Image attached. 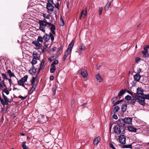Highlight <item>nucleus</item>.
Masks as SVG:
<instances>
[{"mask_svg": "<svg viewBox=\"0 0 149 149\" xmlns=\"http://www.w3.org/2000/svg\"><path fill=\"white\" fill-rule=\"evenodd\" d=\"M133 99H131V100L130 101L129 103L132 105H135V104L136 103V101L135 100V98H133Z\"/></svg>", "mask_w": 149, "mask_h": 149, "instance_id": "393cba45", "label": "nucleus"}, {"mask_svg": "<svg viewBox=\"0 0 149 149\" xmlns=\"http://www.w3.org/2000/svg\"><path fill=\"white\" fill-rule=\"evenodd\" d=\"M120 109V107L118 106H115L113 109V112L116 113Z\"/></svg>", "mask_w": 149, "mask_h": 149, "instance_id": "c85d7f7f", "label": "nucleus"}, {"mask_svg": "<svg viewBox=\"0 0 149 149\" xmlns=\"http://www.w3.org/2000/svg\"><path fill=\"white\" fill-rule=\"evenodd\" d=\"M43 16L45 18V19H43V20H44L45 19H49L50 15H46L45 14H43Z\"/></svg>", "mask_w": 149, "mask_h": 149, "instance_id": "c9c22d12", "label": "nucleus"}, {"mask_svg": "<svg viewBox=\"0 0 149 149\" xmlns=\"http://www.w3.org/2000/svg\"><path fill=\"white\" fill-rule=\"evenodd\" d=\"M1 74L4 80H7L8 79L7 75L5 74L4 73H1Z\"/></svg>", "mask_w": 149, "mask_h": 149, "instance_id": "473e14b6", "label": "nucleus"}, {"mask_svg": "<svg viewBox=\"0 0 149 149\" xmlns=\"http://www.w3.org/2000/svg\"><path fill=\"white\" fill-rule=\"evenodd\" d=\"M58 62V61L57 60H55L53 62L51 65H54L57 64Z\"/></svg>", "mask_w": 149, "mask_h": 149, "instance_id": "c03bdc74", "label": "nucleus"}, {"mask_svg": "<svg viewBox=\"0 0 149 149\" xmlns=\"http://www.w3.org/2000/svg\"><path fill=\"white\" fill-rule=\"evenodd\" d=\"M127 92L132 95L133 98H134L138 100V102L141 105H143L145 103L144 98L141 96L136 95V94H133L132 92H130L128 90H126Z\"/></svg>", "mask_w": 149, "mask_h": 149, "instance_id": "f03ea898", "label": "nucleus"}, {"mask_svg": "<svg viewBox=\"0 0 149 149\" xmlns=\"http://www.w3.org/2000/svg\"><path fill=\"white\" fill-rule=\"evenodd\" d=\"M124 148H132V145H125L124 146Z\"/></svg>", "mask_w": 149, "mask_h": 149, "instance_id": "a18cd8bd", "label": "nucleus"}, {"mask_svg": "<svg viewBox=\"0 0 149 149\" xmlns=\"http://www.w3.org/2000/svg\"><path fill=\"white\" fill-rule=\"evenodd\" d=\"M132 118H124L125 124H131L132 123Z\"/></svg>", "mask_w": 149, "mask_h": 149, "instance_id": "0eeeda50", "label": "nucleus"}, {"mask_svg": "<svg viewBox=\"0 0 149 149\" xmlns=\"http://www.w3.org/2000/svg\"><path fill=\"white\" fill-rule=\"evenodd\" d=\"M87 8H86L85 9V11L84 10H82L79 17L80 19H81V17L82 16H83L84 17H85L87 15Z\"/></svg>", "mask_w": 149, "mask_h": 149, "instance_id": "423d86ee", "label": "nucleus"}, {"mask_svg": "<svg viewBox=\"0 0 149 149\" xmlns=\"http://www.w3.org/2000/svg\"><path fill=\"white\" fill-rule=\"evenodd\" d=\"M141 76L140 75L138 74H135L134 76V80L135 81H138L140 80L141 78Z\"/></svg>", "mask_w": 149, "mask_h": 149, "instance_id": "2eb2a0df", "label": "nucleus"}, {"mask_svg": "<svg viewBox=\"0 0 149 149\" xmlns=\"http://www.w3.org/2000/svg\"><path fill=\"white\" fill-rule=\"evenodd\" d=\"M7 80H8L9 81V84H10V86H11V85L12 84H13V83L12 81V80L11 79V78H9V79L8 78V79Z\"/></svg>", "mask_w": 149, "mask_h": 149, "instance_id": "3c124183", "label": "nucleus"}, {"mask_svg": "<svg viewBox=\"0 0 149 149\" xmlns=\"http://www.w3.org/2000/svg\"><path fill=\"white\" fill-rule=\"evenodd\" d=\"M113 118L115 119H117L118 118L117 116L114 114L113 116Z\"/></svg>", "mask_w": 149, "mask_h": 149, "instance_id": "bf43d9fd", "label": "nucleus"}, {"mask_svg": "<svg viewBox=\"0 0 149 149\" xmlns=\"http://www.w3.org/2000/svg\"><path fill=\"white\" fill-rule=\"evenodd\" d=\"M140 60V58L139 57H136L135 59L136 62V63H138V62Z\"/></svg>", "mask_w": 149, "mask_h": 149, "instance_id": "13d9d810", "label": "nucleus"}, {"mask_svg": "<svg viewBox=\"0 0 149 149\" xmlns=\"http://www.w3.org/2000/svg\"><path fill=\"white\" fill-rule=\"evenodd\" d=\"M118 125L120 126L124 127L125 125L124 119L122 118L119 119L118 121Z\"/></svg>", "mask_w": 149, "mask_h": 149, "instance_id": "6e6552de", "label": "nucleus"}, {"mask_svg": "<svg viewBox=\"0 0 149 149\" xmlns=\"http://www.w3.org/2000/svg\"><path fill=\"white\" fill-rule=\"evenodd\" d=\"M50 3V4H54L53 0H48V3Z\"/></svg>", "mask_w": 149, "mask_h": 149, "instance_id": "603ef678", "label": "nucleus"}, {"mask_svg": "<svg viewBox=\"0 0 149 149\" xmlns=\"http://www.w3.org/2000/svg\"><path fill=\"white\" fill-rule=\"evenodd\" d=\"M0 100L2 105H5V102H4L3 100L2 99V98L1 97H0Z\"/></svg>", "mask_w": 149, "mask_h": 149, "instance_id": "864d4df0", "label": "nucleus"}, {"mask_svg": "<svg viewBox=\"0 0 149 149\" xmlns=\"http://www.w3.org/2000/svg\"><path fill=\"white\" fill-rule=\"evenodd\" d=\"M36 81V78L35 77H33L31 81V85H33V84H34V85H36V84H35V82Z\"/></svg>", "mask_w": 149, "mask_h": 149, "instance_id": "bb28decb", "label": "nucleus"}, {"mask_svg": "<svg viewBox=\"0 0 149 149\" xmlns=\"http://www.w3.org/2000/svg\"><path fill=\"white\" fill-rule=\"evenodd\" d=\"M126 91V89H125L124 90L122 89L120 91L118 95V96L119 98H120V97L125 93Z\"/></svg>", "mask_w": 149, "mask_h": 149, "instance_id": "4468645a", "label": "nucleus"}, {"mask_svg": "<svg viewBox=\"0 0 149 149\" xmlns=\"http://www.w3.org/2000/svg\"><path fill=\"white\" fill-rule=\"evenodd\" d=\"M36 69L34 68V66H32V69L29 70V72L31 74H33L36 73Z\"/></svg>", "mask_w": 149, "mask_h": 149, "instance_id": "dca6fc26", "label": "nucleus"}, {"mask_svg": "<svg viewBox=\"0 0 149 149\" xmlns=\"http://www.w3.org/2000/svg\"><path fill=\"white\" fill-rule=\"evenodd\" d=\"M26 143L25 142H23L22 143V148H23V149H27V147L25 145H24V144Z\"/></svg>", "mask_w": 149, "mask_h": 149, "instance_id": "4c0bfd02", "label": "nucleus"}, {"mask_svg": "<svg viewBox=\"0 0 149 149\" xmlns=\"http://www.w3.org/2000/svg\"><path fill=\"white\" fill-rule=\"evenodd\" d=\"M86 47L83 44H82L80 48V50L79 51V52H80V50H82L83 49H85Z\"/></svg>", "mask_w": 149, "mask_h": 149, "instance_id": "49530a36", "label": "nucleus"}, {"mask_svg": "<svg viewBox=\"0 0 149 149\" xmlns=\"http://www.w3.org/2000/svg\"><path fill=\"white\" fill-rule=\"evenodd\" d=\"M3 91L5 93L6 95H8L9 94V92L8 91L7 89V88H4Z\"/></svg>", "mask_w": 149, "mask_h": 149, "instance_id": "ea45409f", "label": "nucleus"}, {"mask_svg": "<svg viewBox=\"0 0 149 149\" xmlns=\"http://www.w3.org/2000/svg\"><path fill=\"white\" fill-rule=\"evenodd\" d=\"M79 72L80 73L82 76L84 78H86L88 75V73L86 70L84 69H80L79 70Z\"/></svg>", "mask_w": 149, "mask_h": 149, "instance_id": "20e7f679", "label": "nucleus"}, {"mask_svg": "<svg viewBox=\"0 0 149 149\" xmlns=\"http://www.w3.org/2000/svg\"><path fill=\"white\" fill-rule=\"evenodd\" d=\"M56 69V67L55 65H52L50 69V72L51 73H53Z\"/></svg>", "mask_w": 149, "mask_h": 149, "instance_id": "a878e982", "label": "nucleus"}, {"mask_svg": "<svg viewBox=\"0 0 149 149\" xmlns=\"http://www.w3.org/2000/svg\"><path fill=\"white\" fill-rule=\"evenodd\" d=\"M120 103L119 101H117L114 104V105H116Z\"/></svg>", "mask_w": 149, "mask_h": 149, "instance_id": "338daca9", "label": "nucleus"}, {"mask_svg": "<svg viewBox=\"0 0 149 149\" xmlns=\"http://www.w3.org/2000/svg\"><path fill=\"white\" fill-rule=\"evenodd\" d=\"M18 84L19 85L22 86V87L26 88L25 87V85L24 84V82L21 80V79H20L19 81H18Z\"/></svg>", "mask_w": 149, "mask_h": 149, "instance_id": "b1692460", "label": "nucleus"}, {"mask_svg": "<svg viewBox=\"0 0 149 149\" xmlns=\"http://www.w3.org/2000/svg\"><path fill=\"white\" fill-rule=\"evenodd\" d=\"M56 49V47H53L52 49V52L55 51Z\"/></svg>", "mask_w": 149, "mask_h": 149, "instance_id": "680f3d73", "label": "nucleus"}, {"mask_svg": "<svg viewBox=\"0 0 149 149\" xmlns=\"http://www.w3.org/2000/svg\"><path fill=\"white\" fill-rule=\"evenodd\" d=\"M4 80L3 79V80L2 81H1L0 82L1 83H2V84H3L4 85V84H5V82H4Z\"/></svg>", "mask_w": 149, "mask_h": 149, "instance_id": "774afa93", "label": "nucleus"}, {"mask_svg": "<svg viewBox=\"0 0 149 149\" xmlns=\"http://www.w3.org/2000/svg\"><path fill=\"white\" fill-rule=\"evenodd\" d=\"M110 146L111 148H112L113 149H115V147L113 146V145L111 143H110Z\"/></svg>", "mask_w": 149, "mask_h": 149, "instance_id": "052dcab7", "label": "nucleus"}, {"mask_svg": "<svg viewBox=\"0 0 149 149\" xmlns=\"http://www.w3.org/2000/svg\"><path fill=\"white\" fill-rule=\"evenodd\" d=\"M43 38L41 36H39L38 37L37 40L38 42H40L41 43L43 42Z\"/></svg>", "mask_w": 149, "mask_h": 149, "instance_id": "2f4dec72", "label": "nucleus"}, {"mask_svg": "<svg viewBox=\"0 0 149 149\" xmlns=\"http://www.w3.org/2000/svg\"><path fill=\"white\" fill-rule=\"evenodd\" d=\"M45 61L44 59H42V60L40 64V67L38 69V71L37 73V74L39 73L40 70L42 68V67L44 64Z\"/></svg>", "mask_w": 149, "mask_h": 149, "instance_id": "ddd939ff", "label": "nucleus"}, {"mask_svg": "<svg viewBox=\"0 0 149 149\" xmlns=\"http://www.w3.org/2000/svg\"><path fill=\"white\" fill-rule=\"evenodd\" d=\"M33 44L37 48L39 49L41 47V45L40 43L38 41H34L33 42Z\"/></svg>", "mask_w": 149, "mask_h": 149, "instance_id": "aec40b11", "label": "nucleus"}, {"mask_svg": "<svg viewBox=\"0 0 149 149\" xmlns=\"http://www.w3.org/2000/svg\"><path fill=\"white\" fill-rule=\"evenodd\" d=\"M74 42L72 40L69 45L68 48L67 49H70L71 51L72 50V49L73 46Z\"/></svg>", "mask_w": 149, "mask_h": 149, "instance_id": "5701e85b", "label": "nucleus"}, {"mask_svg": "<svg viewBox=\"0 0 149 149\" xmlns=\"http://www.w3.org/2000/svg\"><path fill=\"white\" fill-rule=\"evenodd\" d=\"M32 88H31V90L29 92V93L30 94H31L35 90L36 86V85H34L33 84V85H32Z\"/></svg>", "mask_w": 149, "mask_h": 149, "instance_id": "412c9836", "label": "nucleus"}, {"mask_svg": "<svg viewBox=\"0 0 149 149\" xmlns=\"http://www.w3.org/2000/svg\"><path fill=\"white\" fill-rule=\"evenodd\" d=\"M102 10H103V8L102 7H101L100 8L99 10V14L100 15H101L102 14Z\"/></svg>", "mask_w": 149, "mask_h": 149, "instance_id": "5fc2aeb1", "label": "nucleus"}, {"mask_svg": "<svg viewBox=\"0 0 149 149\" xmlns=\"http://www.w3.org/2000/svg\"><path fill=\"white\" fill-rule=\"evenodd\" d=\"M49 45H48L46 44V43L45 42V45L44 46V48L45 49H46L47 48H48L49 46Z\"/></svg>", "mask_w": 149, "mask_h": 149, "instance_id": "0e129e2a", "label": "nucleus"}, {"mask_svg": "<svg viewBox=\"0 0 149 149\" xmlns=\"http://www.w3.org/2000/svg\"><path fill=\"white\" fill-rule=\"evenodd\" d=\"M33 58L38 59L39 57H38V54L36 52H33Z\"/></svg>", "mask_w": 149, "mask_h": 149, "instance_id": "4be33fe9", "label": "nucleus"}, {"mask_svg": "<svg viewBox=\"0 0 149 149\" xmlns=\"http://www.w3.org/2000/svg\"><path fill=\"white\" fill-rule=\"evenodd\" d=\"M54 79V77L53 76H51L50 77V80L52 81Z\"/></svg>", "mask_w": 149, "mask_h": 149, "instance_id": "e2e57ef3", "label": "nucleus"}, {"mask_svg": "<svg viewBox=\"0 0 149 149\" xmlns=\"http://www.w3.org/2000/svg\"><path fill=\"white\" fill-rule=\"evenodd\" d=\"M118 99V96H117L113 98L112 99V101H113V102H114L115 101H116L117 99Z\"/></svg>", "mask_w": 149, "mask_h": 149, "instance_id": "6e6d98bb", "label": "nucleus"}, {"mask_svg": "<svg viewBox=\"0 0 149 149\" xmlns=\"http://www.w3.org/2000/svg\"><path fill=\"white\" fill-rule=\"evenodd\" d=\"M37 59H35L33 58L31 62V63L32 66H33V65L35 64H36L37 63Z\"/></svg>", "mask_w": 149, "mask_h": 149, "instance_id": "f704fd0d", "label": "nucleus"}, {"mask_svg": "<svg viewBox=\"0 0 149 149\" xmlns=\"http://www.w3.org/2000/svg\"><path fill=\"white\" fill-rule=\"evenodd\" d=\"M143 90H142L141 88H138L137 89L136 93L137 94L140 95L141 94L142 96H143Z\"/></svg>", "mask_w": 149, "mask_h": 149, "instance_id": "f3484780", "label": "nucleus"}, {"mask_svg": "<svg viewBox=\"0 0 149 149\" xmlns=\"http://www.w3.org/2000/svg\"><path fill=\"white\" fill-rule=\"evenodd\" d=\"M63 46L61 45V46L59 47L58 49V51L57 52V54L59 55L60 53V51L61 50L63 49Z\"/></svg>", "mask_w": 149, "mask_h": 149, "instance_id": "58836bf2", "label": "nucleus"}, {"mask_svg": "<svg viewBox=\"0 0 149 149\" xmlns=\"http://www.w3.org/2000/svg\"><path fill=\"white\" fill-rule=\"evenodd\" d=\"M27 97V96H25L24 97H23L22 96L20 95L18 97V98H21L22 100H24Z\"/></svg>", "mask_w": 149, "mask_h": 149, "instance_id": "09e8293b", "label": "nucleus"}, {"mask_svg": "<svg viewBox=\"0 0 149 149\" xmlns=\"http://www.w3.org/2000/svg\"><path fill=\"white\" fill-rule=\"evenodd\" d=\"M142 53L143 55L145 57H147L148 56V54L147 49L146 48H144V50L142 52Z\"/></svg>", "mask_w": 149, "mask_h": 149, "instance_id": "9b49d317", "label": "nucleus"}, {"mask_svg": "<svg viewBox=\"0 0 149 149\" xmlns=\"http://www.w3.org/2000/svg\"><path fill=\"white\" fill-rule=\"evenodd\" d=\"M118 140L120 143L123 144L126 143L125 136L124 135H120L118 137Z\"/></svg>", "mask_w": 149, "mask_h": 149, "instance_id": "7ed1b4c3", "label": "nucleus"}, {"mask_svg": "<svg viewBox=\"0 0 149 149\" xmlns=\"http://www.w3.org/2000/svg\"><path fill=\"white\" fill-rule=\"evenodd\" d=\"M46 7L47 9L49 11H53L54 10L53 9L54 7L52 4L47 3Z\"/></svg>", "mask_w": 149, "mask_h": 149, "instance_id": "1a4fd4ad", "label": "nucleus"}, {"mask_svg": "<svg viewBox=\"0 0 149 149\" xmlns=\"http://www.w3.org/2000/svg\"><path fill=\"white\" fill-rule=\"evenodd\" d=\"M143 96H141L142 97H143L144 99H149V95H144L143 94Z\"/></svg>", "mask_w": 149, "mask_h": 149, "instance_id": "37998d69", "label": "nucleus"}, {"mask_svg": "<svg viewBox=\"0 0 149 149\" xmlns=\"http://www.w3.org/2000/svg\"><path fill=\"white\" fill-rule=\"evenodd\" d=\"M141 68H139L137 71L138 74H139L140 73V72H141Z\"/></svg>", "mask_w": 149, "mask_h": 149, "instance_id": "69168bd1", "label": "nucleus"}, {"mask_svg": "<svg viewBox=\"0 0 149 149\" xmlns=\"http://www.w3.org/2000/svg\"><path fill=\"white\" fill-rule=\"evenodd\" d=\"M59 4L58 2H57L56 4L55 5V7L57 8L58 9H59Z\"/></svg>", "mask_w": 149, "mask_h": 149, "instance_id": "4d7b16f0", "label": "nucleus"}, {"mask_svg": "<svg viewBox=\"0 0 149 149\" xmlns=\"http://www.w3.org/2000/svg\"><path fill=\"white\" fill-rule=\"evenodd\" d=\"M125 99L126 100H130L131 99V97L129 95H127L125 97Z\"/></svg>", "mask_w": 149, "mask_h": 149, "instance_id": "a19ab883", "label": "nucleus"}, {"mask_svg": "<svg viewBox=\"0 0 149 149\" xmlns=\"http://www.w3.org/2000/svg\"><path fill=\"white\" fill-rule=\"evenodd\" d=\"M120 126L119 125H117L114 127V132L117 134H119L121 133Z\"/></svg>", "mask_w": 149, "mask_h": 149, "instance_id": "39448f33", "label": "nucleus"}, {"mask_svg": "<svg viewBox=\"0 0 149 149\" xmlns=\"http://www.w3.org/2000/svg\"><path fill=\"white\" fill-rule=\"evenodd\" d=\"M0 87L1 88H3V87H5V88H7L6 85V84H4V85L3 84H2V83H1L0 82Z\"/></svg>", "mask_w": 149, "mask_h": 149, "instance_id": "8fccbe9b", "label": "nucleus"}, {"mask_svg": "<svg viewBox=\"0 0 149 149\" xmlns=\"http://www.w3.org/2000/svg\"><path fill=\"white\" fill-rule=\"evenodd\" d=\"M74 100H72L71 101V107L72 108H74L75 106V104H74Z\"/></svg>", "mask_w": 149, "mask_h": 149, "instance_id": "de8ad7c7", "label": "nucleus"}, {"mask_svg": "<svg viewBox=\"0 0 149 149\" xmlns=\"http://www.w3.org/2000/svg\"><path fill=\"white\" fill-rule=\"evenodd\" d=\"M127 105L126 104H124L122 105L121 107L122 111L123 113H124L127 109Z\"/></svg>", "mask_w": 149, "mask_h": 149, "instance_id": "6ab92c4d", "label": "nucleus"}, {"mask_svg": "<svg viewBox=\"0 0 149 149\" xmlns=\"http://www.w3.org/2000/svg\"><path fill=\"white\" fill-rule=\"evenodd\" d=\"M96 77L98 81L99 82L102 81V78L99 74H97L96 75Z\"/></svg>", "mask_w": 149, "mask_h": 149, "instance_id": "7c9ffc66", "label": "nucleus"}, {"mask_svg": "<svg viewBox=\"0 0 149 149\" xmlns=\"http://www.w3.org/2000/svg\"><path fill=\"white\" fill-rule=\"evenodd\" d=\"M111 4V2H108L107 3L105 7L104 8L105 10H107L109 8V7Z\"/></svg>", "mask_w": 149, "mask_h": 149, "instance_id": "cd10ccee", "label": "nucleus"}, {"mask_svg": "<svg viewBox=\"0 0 149 149\" xmlns=\"http://www.w3.org/2000/svg\"><path fill=\"white\" fill-rule=\"evenodd\" d=\"M100 140V138L98 136L94 140V143L95 145H97Z\"/></svg>", "mask_w": 149, "mask_h": 149, "instance_id": "f8f14e48", "label": "nucleus"}, {"mask_svg": "<svg viewBox=\"0 0 149 149\" xmlns=\"http://www.w3.org/2000/svg\"><path fill=\"white\" fill-rule=\"evenodd\" d=\"M3 97L4 98V100H5V101H8V102H10V101H9V100L8 99V98L5 96L4 94L3 95Z\"/></svg>", "mask_w": 149, "mask_h": 149, "instance_id": "79ce46f5", "label": "nucleus"}, {"mask_svg": "<svg viewBox=\"0 0 149 149\" xmlns=\"http://www.w3.org/2000/svg\"><path fill=\"white\" fill-rule=\"evenodd\" d=\"M39 24V29L43 32L45 31V26H46L49 28L51 32L49 34L45 33L43 36V40L45 42H47L50 38L52 42H53L54 40V35H55V31L56 30V27L53 24L47 22L46 19L41 20H39L38 22Z\"/></svg>", "mask_w": 149, "mask_h": 149, "instance_id": "f257e3e1", "label": "nucleus"}, {"mask_svg": "<svg viewBox=\"0 0 149 149\" xmlns=\"http://www.w3.org/2000/svg\"><path fill=\"white\" fill-rule=\"evenodd\" d=\"M28 77V76L27 75H26L21 79L24 83L27 81Z\"/></svg>", "mask_w": 149, "mask_h": 149, "instance_id": "72a5a7b5", "label": "nucleus"}, {"mask_svg": "<svg viewBox=\"0 0 149 149\" xmlns=\"http://www.w3.org/2000/svg\"><path fill=\"white\" fill-rule=\"evenodd\" d=\"M71 51L70 49H67L65 53L64 56L67 57H68V54L71 52Z\"/></svg>", "mask_w": 149, "mask_h": 149, "instance_id": "c756f323", "label": "nucleus"}, {"mask_svg": "<svg viewBox=\"0 0 149 149\" xmlns=\"http://www.w3.org/2000/svg\"><path fill=\"white\" fill-rule=\"evenodd\" d=\"M6 73L7 74L9 75L10 78L12 77H14L15 76V75L13 73L11 70H9L6 72Z\"/></svg>", "mask_w": 149, "mask_h": 149, "instance_id": "a211bd4d", "label": "nucleus"}, {"mask_svg": "<svg viewBox=\"0 0 149 149\" xmlns=\"http://www.w3.org/2000/svg\"><path fill=\"white\" fill-rule=\"evenodd\" d=\"M127 128L128 130L130 132H136L137 129L132 126L130 125L127 127Z\"/></svg>", "mask_w": 149, "mask_h": 149, "instance_id": "9d476101", "label": "nucleus"}, {"mask_svg": "<svg viewBox=\"0 0 149 149\" xmlns=\"http://www.w3.org/2000/svg\"><path fill=\"white\" fill-rule=\"evenodd\" d=\"M57 87L56 86H54L52 88V91H53V95H55L56 94V89Z\"/></svg>", "mask_w": 149, "mask_h": 149, "instance_id": "e433bc0d", "label": "nucleus"}]
</instances>
